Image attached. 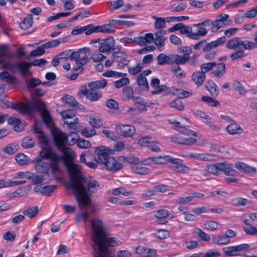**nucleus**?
I'll return each instance as SVG.
<instances>
[{"mask_svg":"<svg viewBox=\"0 0 257 257\" xmlns=\"http://www.w3.org/2000/svg\"><path fill=\"white\" fill-rule=\"evenodd\" d=\"M54 144L63 155L57 154V165L59 167L62 162L67 169L70 176V182L67 187L73 190L79 206L82 208L88 206L91 202V198L83 184L81 166L73 162L76 157L75 152L71 148L61 144L56 137Z\"/></svg>","mask_w":257,"mask_h":257,"instance_id":"nucleus-1","label":"nucleus"},{"mask_svg":"<svg viewBox=\"0 0 257 257\" xmlns=\"http://www.w3.org/2000/svg\"><path fill=\"white\" fill-rule=\"evenodd\" d=\"M225 47L229 50H236L231 54L230 58L234 61L241 59L245 56L244 50H250L255 47V43L249 41H242L239 37H233L229 39Z\"/></svg>","mask_w":257,"mask_h":257,"instance_id":"nucleus-2","label":"nucleus"},{"mask_svg":"<svg viewBox=\"0 0 257 257\" xmlns=\"http://www.w3.org/2000/svg\"><path fill=\"white\" fill-rule=\"evenodd\" d=\"M34 133L36 135L40 141V146L43 149V150L40 152L38 158L40 160L41 159H50L53 162V170L54 171H59L60 170V168L57 165V153L52 150L45 149L49 143L48 136L42 131V130H34Z\"/></svg>","mask_w":257,"mask_h":257,"instance_id":"nucleus-3","label":"nucleus"},{"mask_svg":"<svg viewBox=\"0 0 257 257\" xmlns=\"http://www.w3.org/2000/svg\"><path fill=\"white\" fill-rule=\"evenodd\" d=\"M181 130L179 136L172 138V140L174 143L186 145L196 144L198 146H202L205 144L206 140L201 135L191 130Z\"/></svg>","mask_w":257,"mask_h":257,"instance_id":"nucleus-4","label":"nucleus"},{"mask_svg":"<svg viewBox=\"0 0 257 257\" xmlns=\"http://www.w3.org/2000/svg\"><path fill=\"white\" fill-rule=\"evenodd\" d=\"M90 223L92 233V239L95 245L99 242L101 238L104 236L106 231L102 221L98 218H93L91 220Z\"/></svg>","mask_w":257,"mask_h":257,"instance_id":"nucleus-5","label":"nucleus"},{"mask_svg":"<svg viewBox=\"0 0 257 257\" xmlns=\"http://www.w3.org/2000/svg\"><path fill=\"white\" fill-rule=\"evenodd\" d=\"M51 134L53 137L54 142H55L56 137H57L58 140L61 144L69 146L73 145L77 143L78 141V135L75 133H71L67 136L60 130H51Z\"/></svg>","mask_w":257,"mask_h":257,"instance_id":"nucleus-6","label":"nucleus"},{"mask_svg":"<svg viewBox=\"0 0 257 257\" xmlns=\"http://www.w3.org/2000/svg\"><path fill=\"white\" fill-rule=\"evenodd\" d=\"M226 41V38L225 36L221 37L217 40L212 41L203 48V50L207 53L204 55V58L206 60H211L215 57L217 52L215 51H210L211 49L216 48L223 45Z\"/></svg>","mask_w":257,"mask_h":257,"instance_id":"nucleus-7","label":"nucleus"},{"mask_svg":"<svg viewBox=\"0 0 257 257\" xmlns=\"http://www.w3.org/2000/svg\"><path fill=\"white\" fill-rule=\"evenodd\" d=\"M111 149L105 146L96 147L94 151V160L99 164L104 165L112 154Z\"/></svg>","mask_w":257,"mask_h":257,"instance_id":"nucleus-8","label":"nucleus"},{"mask_svg":"<svg viewBox=\"0 0 257 257\" xmlns=\"http://www.w3.org/2000/svg\"><path fill=\"white\" fill-rule=\"evenodd\" d=\"M61 115L63 119L64 123L67 124L69 128H75L80 126L78 124V118L72 110H64L61 112Z\"/></svg>","mask_w":257,"mask_h":257,"instance_id":"nucleus-9","label":"nucleus"},{"mask_svg":"<svg viewBox=\"0 0 257 257\" xmlns=\"http://www.w3.org/2000/svg\"><path fill=\"white\" fill-rule=\"evenodd\" d=\"M35 162L36 163L34 166L35 169L39 173L45 174L51 173L54 175L55 173L57 172L53 170V162H43L40 160L39 158H36Z\"/></svg>","mask_w":257,"mask_h":257,"instance_id":"nucleus-10","label":"nucleus"},{"mask_svg":"<svg viewBox=\"0 0 257 257\" xmlns=\"http://www.w3.org/2000/svg\"><path fill=\"white\" fill-rule=\"evenodd\" d=\"M124 160L123 157H120L116 159L113 157H109L107 161L104 164L105 169L108 170L115 172L120 170L122 167V161Z\"/></svg>","mask_w":257,"mask_h":257,"instance_id":"nucleus-11","label":"nucleus"},{"mask_svg":"<svg viewBox=\"0 0 257 257\" xmlns=\"http://www.w3.org/2000/svg\"><path fill=\"white\" fill-rule=\"evenodd\" d=\"M182 156L199 161H212L215 160L214 157L211 154L189 152L182 155Z\"/></svg>","mask_w":257,"mask_h":257,"instance_id":"nucleus-12","label":"nucleus"},{"mask_svg":"<svg viewBox=\"0 0 257 257\" xmlns=\"http://www.w3.org/2000/svg\"><path fill=\"white\" fill-rule=\"evenodd\" d=\"M154 38L152 33H141L140 36L134 37V41L140 46H143L153 42Z\"/></svg>","mask_w":257,"mask_h":257,"instance_id":"nucleus-13","label":"nucleus"},{"mask_svg":"<svg viewBox=\"0 0 257 257\" xmlns=\"http://www.w3.org/2000/svg\"><path fill=\"white\" fill-rule=\"evenodd\" d=\"M114 38L109 36L106 39L101 40L98 50L101 53L109 52L114 47Z\"/></svg>","mask_w":257,"mask_h":257,"instance_id":"nucleus-14","label":"nucleus"},{"mask_svg":"<svg viewBox=\"0 0 257 257\" xmlns=\"http://www.w3.org/2000/svg\"><path fill=\"white\" fill-rule=\"evenodd\" d=\"M205 22V20L202 22L193 25V28H196V31L193 32V40H199L202 37H204L207 34L208 31L205 27L207 26V25L203 24Z\"/></svg>","mask_w":257,"mask_h":257,"instance_id":"nucleus-15","label":"nucleus"},{"mask_svg":"<svg viewBox=\"0 0 257 257\" xmlns=\"http://www.w3.org/2000/svg\"><path fill=\"white\" fill-rule=\"evenodd\" d=\"M71 60L74 61L76 64L83 66L89 62V58L88 55L85 54H82L77 52H73L71 54Z\"/></svg>","mask_w":257,"mask_h":257,"instance_id":"nucleus-16","label":"nucleus"},{"mask_svg":"<svg viewBox=\"0 0 257 257\" xmlns=\"http://www.w3.org/2000/svg\"><path fill=\"white\" fill-rule=\"evenodd\" d=\"M135 252L142 257H156V250L153 248H146L143 246L136 247Z\"/></svg>","mask_w":257,"mask_h":257,"instance_id":"nucleus-17","label":"nucleus"},{"mask_svg":"<svg viewBox=\"0 0 257 257\" xmlns=\"http://www.w3.org/2000/svg\"><path fill=\"white\" fill-rule=\"evenodd\" d=\"M203 196V194L200 192H192L187 196L179 197L177 200V203L178 204H186L193 201L196 198H200Z\"/></svg>","mask_w":257,"mask_h":257,"instance_id":"nucleus-18","label":"nucleus"},{"mask_svg":"<svg viewBox=\"0 0 257 257\" xmlns=\"http://www.w3.org/2000/svg\"><path fill=\"white\" fill-rule=\"evenodd\" d=\"M188 52L186 51V54H184L182 55L175 54L173 56L174 62L176 65H184L186 64L190 59V54L192 53V50H188Z\"/></svg>","mask_w":257,"mask_h":257,"instance_id":"nucleus-19","label":"nucleus"},{"mask_svg":"<svg viewBox=\"0 0 257 257\" xmlns=\"http://www.w3.org/2000/svg\"><path fill=\"white\" fill-rule=\"evenodd\" d=\"M219 168L220 171H223L227 176H234L237 174V171L233 169L232 165L226 162L219 163Z\"/></svg>","mask_w":257,"mask_h":257,"instance_id":"nucleus-20","label":"nucleus"},{"mask_svg":"<svg viewBox=\"0 0 257 257\" xmlns=\"http://www.w3.org/2000/svg\"><path fill=\"white\" fill-rule=\"evenodd\" d=\"M30 189V186L21 187L17 190L8 193L7 194V197L9 198H13L25 196L28 194Z\"/></svg>","mask_w":257,"mask_h":257,"instance_id":"nucleus-21","label":"nucleus"},{"mask_svg":"<svg viewBox=\"0 0 257 257\" xmlns=\"http://www.w3.org/2000/svg\"><path fill=\"white\" fill-rule=\"evenodd\" d=\"M215 68L213 69L211 74L214 77L220 78L222 77L225 73L226 66L224 63H216Z\"/></svg>","mask_w":257,"mask_h":257,"instance_id":"nucleus-22","label":"nucleus"},{"mask_svg":"<svg viewBox=\"0 0 257 257\" xmlns=\"http://www.w3.org/2000/svg\"><path fill=\"white\" fill-rule=\"evenodd\" d=\"M206 78V74L200 71H195L191 76L192 81L199 87L203 84Z\"/></svg>","mask_w":257,"mask_h":257,"instance_id":"nucleus-23","label":"nucleus"},{"mask_svg":"<svg viewBox=\"0 0 257 257\" xmlns=\"http://www.w3.org/2000/svg\"><path fill=\"white\" fill-rule=\"evenodd\" d=\"M234 167L238 171L246 173H254L256 172L254 167H251L241 162H237L234 164Z\"/></svg>","mask_w":257,"mask_h":257,"instance_id":"nucleus-24","label":"nucleus"},{"mask_svg":"<svg viewBox=\"0 0 257 257\" xmlns=\"http://www.w3.org/2000/svg\"><path fill=\"white\" fill-rule=\"evenodd\" d=\"M42 117L44 123L49 128H57L54 124L53 120L48 110L44 109L42 112Z\"/></svg>","mask_w":257,"mask_h":257,"instance_id":"nucleus-25","label":"nucleus"},{"mask_svg":"<svg viewBox=\"0 0 257 257\" xmlns=\"http://www.w3.org/2000/svg\"><path fill=\"white\" fill-rule=\"evenodd\" d=\"M174 160L175 161H173L172 164L175 165L174 168L175 171L180 173H186L189 172V168L183 164L181 160L178 158H174Z\"/></svg>","mask_w":257,"mask_h":257,"instance_id":"nucleus-26","label":"nucleus"},{"mask_svg":"<svg viewBox=\"0 0 257 257\" xmlns=\"http://www.w3.org/2000/svg\"><path fill=\"white\" fill-rule=\"evenodd\" d=\"M12 108L22 114H30L33 111V109L31 106L23 103L13 104Z\"/></svg>","mask_w":257,"mask_h":257,"instance_id":"nucleus-27","label":"nucleus"},{"mask_svg":"<svg viewBox=\"0 0 257 257\" xmlns=\"http://www.w3.org/2000/svg\"><path fill=\"white\" fill-rule=\"evenodd\" d=\"M151 86L154 89V90L151 92L152 94H159L165 90V85H160V80L158 78H153L151 82Z\"/></svg>","mask_w":257,"mask_h":257,"instance_id":"nucleus-28","label":"nucleus"},{"mask_svg":"<svg viewBox=\"0 0 257 257\" xmlns=\"http://www.w3.org/2000/svg\"><path fill=\"white\" fill-rule=\"evenodd\" d=\"M206 88L213 96L216 97L218 95L219 89L213 81L211 80L207 81Z\"/></svg>","mask_w":257,"mask_h":257,"instance_id":"nucleus-29","label":"nucleus"},{"mask_svg":"<svg viewBox=\"0 0 257 257\" xmlns=\"http://www.w3.org/2000/svg\"><path fill=\"white\" fill-rule=\"evenodd\" d=\"M63 101L71 107H77L80 109L84 108L82 105L79 104L75 98L69 95L66 94L62 98Z\"/></svg>","mask_w":257,"mask_h":257,"instance_id":"nucleus-30","label":"nucleus"},{"mask_svg":"<svg viewBox=\"0 0 257 257\" xmlns=\"http://www.w3.org/2000/svg\"><path fill=\"white\" fill-rule=\"evenodd\" d=\"M111 20H109L108 24L96 26L97 32L107 34H112L115 32L113 25H111Z\"/></svg>","mask_w":257,"mask_h":257,"instance_id":"nucleus-31","label":"nucleus"},{"mask_svg":"<svg viewBox=\"0 0 257 257\" xmlns=\"http://www.w3.org/2000/svg\"><path fill=\"white\" fill-rule=\"evenodd\" d=\"M203 24L207 25V26H211V31L213 32H217L224 25L220 21H218L216 19L215 21H212L211 19H206L205 20V22Z\"/></svg>","mask_w":257,"mask_h":257,"instance_id":"nucleus-32","label":"nucleus"},{"mask_svg":"<svg viewBox=\"0 0 257 257\" xmlns=\"http://www.w3.org/2000/svg\"><path fill=\"white\" fill-rule=\"evenodd\" d=\"M107 83L105 79H102L93 82H89L88 86L90 89L98 90V89L104 88L107 85Z\"/></svg>","mask_w":257,"mask_h":257,"instance_id":"nucleus-33","label":"nucleus"},{"mask_svg":"<svg viewBox=\"0 0 257 257\" xmlns=\"http://www.w3.org/2000/svg\"><path fill=\"white\" fill-rule=\"evenodd\" d=\"M166 34V31L164 30H160L155 33L156 38L154 43L155 45L159 47H163L164 42L166 40L164 35Z\"/></svg>","mask_w":257,"mask_h":257,"instance_id":"nucleus-34","label":"nucleus"},{"mask_svg":"<svg viewBox=\"0 0 257 257\" xmlns=\"http://www.w3.org/2000/svg\"><path fill=\"white\" fill-rule=\"evenodd\" d=\"M172 73L177 78L181 79L186 77L185 71L179 65H172L171 66Z\"/></svg>","mask_w":257,"mask_h":257,"instance_id":"nucleus-35","label":"nucleus"},{"mask_svg":"<svg viewBox=\"0 0 257 257\" xmlns=\"http://www.w3.org/2000/svg\"><path fill=\"white\" fill-rule=\"evenodd\" d=\"M179 28V31L181 34L186 35L188 38L193 39V32L191 27L185 26L183 23H180Z\"/></svg>","mask_w":257,"mask_h":257,"instance_id":"nucleus-36","label":"nucleus"},{"mask_svg":"<svg viewBox=\"0 0 257 257\" xmlns=\"http://www.w3.org/2000/svg\"><path fill=\"white\" fill-rule=\"evenodd\" d=\"M220 118L229 123L226 128H241L240 125L230 116L225 115H220Z\"/></svg>","mask_w":257,"mask_h":257,"instance_id":"nucleus-37","label":"nucleus"},{"mask_svg":"<svg viewBox=\"0 0 257 257\" xmlns=\"http://www.w3.org/2000/svg\"><path fill=\"white\" fill-rule=\"evenodd\" d=\"M33 16L31 14L28 15L24 20L20 24V27L21 29L26 30L30 28L33 22Z\"/></svg>","mask_w":257,"mask_h":257,"instance_id":"nucleus-38","label":"nucleus"},{"mask_svg":"<svg viewBox=\"0 0 257 257\" xmlns=\"http://www.w3.org/2000/svg\"><path fill=\"white\" fill-rule=\"evenodd\" d=\"M15 160L20 165H25L30 162V158L23 153H20L16 156Z\"/></svg>","mask_w":257,"mask_h":257,"instance_id":"nucleus-39","label":"nucleus"},{"mask_svg":"<svg viewBox=\"0 0 257 257\" xmlns=\"http://www.w3.org/2000/svg\"><path fill=\"white\" fill-rule=\"evenodd\" d=\"M211 241L213 243L219 245H224L229 242L224 235L212 236Z\"/></svg>","mask_w":257,"mask_h":257,"instance_id":"nucleus-40","label":"nucleus"},{"mask_svg":"<svg viewBox=\"0 0 257 257\" xmlns=\"http://www.w3.org/2000/svg\"><path fill=\"white\" fill-rule=\"evenodd\" d=\"M152 18L155 20L154 25L156 29H163L166 27V19L162 17H157L156 16H152Z\"/></svg>","mask_w":257,"mask_h":257,"instance_id":"nucleus-41","label":"nucleus"},{"mask_svg":"<svg viewBox=\"0 0 257 257\" xmlns=\"http://www.w3.org/2000/svg\"><path fill=\"white\" fill-rule=\"evenodd\" d=\"M102 97V93L99 90L90 89V92L87 98L91 101L98 100Z\"/></svg>","mask_w":257,"mask_h":257,"instance_id":"nucleus-42","label":"nucleus"},{"mask_svg":"<svg viewBox=\"0 0 257 257\" xmlns=\"http://www.w3.org/2000/svg\"><path fill=\"white\" fill-rule=\"evenodd\" d=\"M157 64L159 65H164L166 64L172 63L170 57L164 53L160 54L157 57Z\"/></svg>","mask_w":257,"mask_h":257,"instance_id":"nucleus-43","label":"nucleus"},{"mask_svg":"<svg viewBox=\"0 0 257 257\" xmlns=\"http://www.w3.org/2000/svg\"><path fill=\"white\" fill-rule=\"evenodd\" d=\"M45 53V49L43 45L38 47L36 50L32 51L30 54L27 56V58L30 60L32 58L40 56Z\"/></svg>","mask_w":257,"mask_h":257,"instance_id":"nucleus-44","label":"nucleus"},{"mask_svg":"<svg viewBox=\"0 0 257 257\" xmlns=\"http://www.w3.org/2000/svg\"><path fill=\"white\" fill-rule=\"evenodd\" d=\"M111 193L115 196L122 194L124 196H129L133 194V192L132 191H127L123 187H119L113 189L111 191Z\"/></svg>","mask_w":257,"mask_h":257,"instance_id":"nucleus-45","label":"nucleus"},{"mask_svg":"<svg viewBox=\"0 0 257 257\" xmlns=\"http://www.w3.org/2000/svg\"><path fill=\"white\" fill-rule=\"evenodd\" d=\"M19 70L23 75H27L30 70L31 67L32 66L31 62H19Z\"/></svg>","mask_w":257,"mask_h":257,"instance_id":"nucleus-46","label":"nucleus"},{"mask_svg":"<svg viewBox=\"0 0 257 257\" xmlns=\"http://www.w3.org/2000/svg\"><path fill=\"white\" fill-rule=\"evenodd\" d=\"M87 184L88 190L91 193H94L99 189V184L95 180L91 179L89 180L87 182Z\"/></svg>","mask_w":257,"mask_h":257,"instance_id":"nucleus-47","label":"nucleus"},{"mask_svg":"<svg viewBox=\"0 0 257 257\" xmlns=\"http://www.w3.org/2000/svg\"><path fill=\"white\" fill-rule=\"evenodd\" d=\"M137 82L138 85L142 87V89L145 90H148L149 88V84L145 77L142 75H139L137 77Z\"/></svg>","mask_w":257,"mask_h":257,"instance_id":"nucleus-48","label":"nucleus"},{"mask_svg":"<svg viewBox=\"0 0 257 257\" xmlns=\"http://www.w3.org/2000/svg\"><path fill=\"white\" fill-rule=\"evenodd\" d=\"M133 100L136 104L139 105L138 107L142 111H146L147 110L146 106L148 105V104L144 98L141 97H133Z\"/></svg>","mask_w":257,"mask_h":257,"instance_id":"nucleus-49","label":"nucleus"},{"mask_svg":"<svg viewBox=\"0 0 257 257\" xmlns=\"http://www.w3.org/2000/svg\"><path fill=\"white\" fill-rule=\"evenodd\" d=\"M215 65L216 62H214L205 63L202 64L200 65V68L201 69V71L203 72L204 74H205L206 72L210 70L212 71L213 69L215 68Z\"/></svg>","mask_w":257,"mask_h":257,"instance_id":"nucleus-50","label":"nucleus"},{"mask_svg":"<svg viewBox=\"0 0 257 257\" xmlns=\"http://www.w3.org/2000/svg\"><path fill=\"white\" fill-rule=\"evenodd\" d=\"M201 100L211 106L215 107L220 104L218 101L209 96H203L201 97Z\"/></svg>","mask_w":257,"mask_h":257,"instance_id":"nucleus-51","label":"nucleus"},{"mask_svg":"<svg viewBox=\"0 0 257 257\" xmlns=\"http://www.w3.org/2000/svg\"><path fill=\"white\" fill-rule=\"evenodd\" d=\"M103 134L109 139L115 141L119 138V135L111 130H103Z\"/></svg>","mask_w":257,"mask_h":257,"instance_id":"nucleus-52","label":"nucleus"},{"mask_svg":"<svg viewBox=\"0 0 257 257\" xmlns=\"http://www.w3.org/2000/svg\"><path fill=\"white\" fill-rule=\"evenodd\" d=\"M222 250L224 254L228 256L238 255L235 245L224 247Z\"/></svg>","mask_w":257,"mask_h":257,"instance_id":"nucleus-53","label":"nucleus"},{"mask_svg":"<svg viewBox=\"0 0 257 257\" xmlns=\"http://www.w3.org/2000/svg\"><path fill=\"white\" fill-rule=\"evenodd\" d=\"M33 177V173L30 171L19 172L14 176V179H27L30 180Z\"/></svg>","mask_w":257,"mask_h":257,"instance_id":"nucleus-54","label":"nucleus"},{"mask_svg":"<svg viewBox=\"0 0 257 257\" xmlns=\"http://www.w3.org/2000/svg\"><path fill=\"white\" fill-rule=\"evenodd\" d=\"M110 23H111V25H113L114 27L117 25L131 27L135 25V23L133 21H121L113 19L111 20Z\"/></svg>","mask_w":257,"mask_h":257,"instance_id":"nucleus-55","label":"nucleus"},{"mask_svg":"<svg viewBox=\"0 0 257 257\" xmlns=\"http://www.w3.org/2000/svg\"><path fill=\"white\" fill-rule=\"evenodd\" d=\"M233 88L241 95H245L247 93L244 86L238 81H235L232 84Z\"/></svg>","mask_w":257,"mask_h":257,"instance_id":"nucleus-56","label":"nucleus"},{"mask_svg":"<svg viewBox=\"0 0 257 257\" xmlns=\"http://www.w3.org/2000/svg\"><path fill=\"white\" fill-rule=\"evenodd\" d=\"M88 213L87 211H84L76 214L74 219L77 222H79L81 221L84 222H86L88 220Z\"/></svg>","mask_w":257,"mask_h":257,"instance_id":"nucleus-57","label":"nucleus"},{"mask_svg":"<svg viewBox=\"0 0 257 257\" xmlns=\"http://www.w3.org/2000/svg\"><path fill=\"white\" fill-rule=\"evenodd\" d=\"M154 235L159 239H164L170 236V233L165 229H159L154 233Z\"/></svg>","mask_w":257,"mask_h":257,"instance_id":"nucleus-58","label":"nucleus"},{"mask_svg":"<svg viewBox=\"0 0 257 257\" xmlns=\"http://www.w3.org/2000/svg\"><path fill=\"white\" fill-rule=\"evenodd\" d=\"M112 58L116 61H121L126 59V54L124 51H114L112 54Z\"/></svg>","mask_w":257,"mask_h":257,"instance_id":"nucleus-59","label":"nucleus"},{"mask_svg":"<svg viewBox=\"0 0 257 257\" xmlns=\"http://www.w3.org/2000/svg\"><path fill=\"white\" fill-rule=\"evenodd\" d=\"M124 5V2L123 0H117L111 2L110 4L109 10L112 11L114 10H118L122 7Z\"/></svg>","mask_w":257,"mask_h":257,"instance_id":"nucleus-60","label":"nucleus"},{"mask_svg":"<svg viewBox=\"0 0 257 257\" xmlns=\"http://www.w3.org/2000/svg\"><path fill=\"white\" fill-rule=\"evenodd\" d=\"M38 207L34 206L25 211L23 213L25 216L29 217L30 218H32L38 214Z\"/></svg>","mask_w":257,"mask_h":257,"instance_id":"nucleus-61","label":"nucleus"},{"mask_svg":"<svg viewBox=\"0 0 257 257\" xmlns=\"http://www.w3.org/2000/svg\"><path fill=\"white\" fill-rule=\"evenodd\" d=\"M169 105L171 107L176 108L179 110H182L184 108L183 102L180 98H177L171 101L170 102Z\"/></svg>","mask_w":257,"mask_h":257,"instance_id":"nucleus-62","label":"nucleus"},{"mask_svg":"<svg viewBox=\"0 0 257 257\" xmlns=\"http://www.w3.org/2000/svg\"><path fill=\"white\" fill-rule=\"evenodd\" d=\"M144 68V66L141 63H138L136 65L132 67H128V72L132 75L138 74Z\"/></svg>","mask_w":257,"mask_h":257,"instance_id":"nucleus-63","label":"nucleus"},{"mask_svg":"<svg viewBox=\"0 0 257 257\" xmlns=\"http://www.w3.org/2000/svg\"><path fill=\"white\" fill-rule=\"evenodd\" d=\"M17 146L15 144H9L3 149V151L8 155H13L17 151Z\"/></svg>","mask_w":257,"mask_h":257,"instance_id":"nucleus-64","label":"nucleus"}]
</instances>
